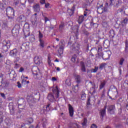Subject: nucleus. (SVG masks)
<instances>
[{
  "mask_svg": "<svg viewBox=\"0 0 128 128\" xmlns=\"http://www.w3.org/2000/svg\"><path fill=\"white\" fill-rule=\"evenodd\" d=\"M98 58H102L104 60H110V56H112V52L110 50L104 52L102 46H99L98 47Z\"/></svg>",
  "mask_w": 128,
  "mask_h": 128,
  "instance_id": "1",
  "label": "nucleus"
},
{
  "mask_svg": "<svg viewBox=\"0 0 128 128\" xmlns=\"http://www.w3.org/2000/svg\"><path fill=\"white\" fill-rule=\"evenodd\" d=\"M32 74L36 78H42V73L40 72V69L38 67L34 66L32 67Z\"/></svg>",
  "mask_w": 128,
  "mask_h": 128,
  "instance_id": "2",
  "label": "nucleus"
},
{
  "mask_svg": "<svg viewBox=\"0 0 128 128\" xmlns=\"http://www.w3.org/2000/svg\"><path fill=\"white\" fill-rule=\"evenodd\" d=\"M109 6H114L116 8H118L122 4V0H110Z\"/></svg>",
  "mask_w": 128,
  "mask_h": 128,
  "instance_id": "3",
  "label": "nucleus"
},
{
  "mask_svg": "<svg viewBox=\"0 0 128 128\" xmlns=\"http://www.w3.org/2000/svg\"><path fill=\"white\" fill-rule=\"evenodd\" d=\"M37 96L38 98H32L30 99H28L27 101L30 106H32L37 102H40V94Z\"/></svg>",
  "mask_w": 128,
  "mask_h": 128,
  "instance_id": "4",
  "label": "nucleus"
},
{
  "mask_svg": "<svg viewBox=\"0 0 128 128\" xmlns=\"http://www.w3.org/2000/svg\"><path fill=\"white\" fill-rule=\"evenodd\" d=\"M6 14L8 18H12V16H14V8L9 6L6 9Z\"/></svg>",
  "mask_w": 128,
  "mask_h": 128,
  "instance_id": "5",
  "label": "nucleus"
},
{
  "mask_svg": "<svg viewBox=\"0 0 128 128\" xmlns=\"http://www.w3.org/2000/svg\"><path fill=\"white\" fill-rule=\"evenodd\" d=\"M10 48V41L4 40L3 41V50H4L5 52H8V48Z\"/></svg>",
  "mask_w": 128,
  "mask_h": 128,
  "instance_id": "6",
  "label": "nucleus"
},
{
  "mask_svg": "<svg viewBox=\"0 0 128 128\" xmlns=\"http://www.w3.org/2000/svg\"><path fill=\"white\" fill-rule=\"evenodd\" d=\"M97 12L102 14L104 12V4L102 3L98 2L96 6Z\"/></svg>",
  "mask_w": 128,
  "mask_h": 128,
  "instance_id": "7",
  "label": "nucleus"
},
{
  "mask_svg": "<svg viewBox=\"0 0 128 128\" xmlns=\"http://www.w3.org/2000/svg\"><path fill=\"white\" fill-rule=\"evenodd\" d=\"M52 92L56 98H60V89L57 86L52 89Z\"/></svg>",
  "mask_w": 128,
  "mask_h": 128,
  "instance_id": "8",
  "label": "nucleus"
},
{
  "mask_svg": "<svg viewBox=\"0 0 128 128\" xmlns=\"http://www.w3.org/2000/svg\"><path fill=\"white\" fill-rule=\"evenodd\" d=\"M128 18H124L121 24L122 26V28H120V32H124V30H126V26H124V24L125 26H126V24H128Z\"/></svg>",
  "mask_w": 128,
  "mask_h": 128,
  "instance_id": "9",
  "label": "nucleus"
},
{
  "mask_svg": "<svg viewBox=\"0 0 128 128\" xmlns=\"http://www.w3.org/2000/svg\"><path fill=\"white\" fill-rule=\"evenodd\" d=\"M118 14L121 12H124L126 16H128V8H126L124 6H122L121 8H119L117 10Z\"/></svg>",
  "mask_w": 128,
  "mask_h": 128,
  "instance_id": "10",
  "label": "nucleus"
},
{
  "mask_svg": "<svg viewBox=\"0 0 128 128\" xmlns=\"http://www.w3.org/2000/svg\"><path fill=\"white\" fill-rule=\"evenodd\" d=\"M32 8L35 12H40V6L38 4H34Z\"/></svg>",
  "mask_w": 128,
  "mask_h": 128,
  "instance_id": "11",
  "label": "nucleus"
},
{
  "mask_svg": "<svg viewBox=\"0 0 128 128\" xmlns=\"http://www.w3.org/2000/svg\"><path fill=\"white\" fill-rule=\"evenodd\" d=\"M68 110H69V114L71 118L74 116V108L70 104H68Z\"/></svg>",
  "mask_w": 128,
  "mask_h": 128,
  "instance_id": "12",
  "label": "nucleus"
},
{
  "mask_svg": "<svg viewBox=\"0 0 128 128\" xmlns=\"http://www.w3.org/2000/svg\"><path fill=\"white\" fill-rule=\"evenodd\" d=\"M106 106H104V108L103 109L100 110V116H101V118H104V116H106Z\"/></svg>",
  "mask_w": 128,
  "mask_h": 128,
  "instance_id": "13",
  "label": "nucleus"
},
{
  "mask_svg": "<svg viewBox=\"0 0 128 128\" xmlns=\"http://www.w3.org/2000/svg\"><path fill=\"white\" fill-rule=\"evenodd\" d=\"M15 28H13L12 30V32L13 34V36H18V29L20 28V25L16 24L14 26Z\"/></svg>",
  "mask_w": 128,
  "mask_h": 128,
  "instance_id": "14",
  "label": "nucleus"
},
{
  "mask_svg": "<svg viewBox=\"0 0 128 128\" xmlns=\"http://www.w3.org/2000/svg\"><path fill=\"white\" fill-rule=\"evenodd\" d=\"M114 110H116L114 105H110L108 108V112L110 114H114Z\"/></svg>",
  "mask_w": 128,
  "mask_h": 128,
  "instance_id": "15",
  "label": "nucleus"
},
{
  "mask_svg": "<svg viewBox=\"0 0 128 128\" xmlns=\"http://www.w3.org/2000/svg\"><path fill=\"white\" fill-rule=\"evenodd\" d=\"M48 100H50L51 102H55L56 99L54 98V94H52V93H50L48 96Z\"/></svg>",
  "mask_w": 128,
  "mask_h": 128,
  "instance_id": "16",
  "label": "nucleus"
},
{
  "mask_svg": "<svg viewBox=\"0 0 128 128\" xmlns=\"http://www.w3.org/2000/svg\"><path fill=\"white\" fill-rule=\"evenodd\" d=\"M76 9V6H74L72 9H68V12L70 16H72L74 12V10Z\"/></svg>",
  "mask_w": 128,
  "mask_h": 128,
  "instance_id": "17",
  "label": "nucleus"
},
{
  "mask_svg": "<svg viewBox=\"0 0 128 128\" xmlns=\"http://www.w3.org/2000/svg\"><path fill=\"white\" fill-rule=\"evenodd\" d=\"M10 54L11 56H16L18 54V49L14 48L13 50H12L10 52Z\"/></svg>",
  "mask_w": 128,
  "mask_h": 128,
  "instance_id": "18",
  "label": "nucleus"
},
{
  "mask_svg": "<svg viewBox=\"0 0 128 128\" xmlns=\"http://www.w3.org/2000/svg\"><path fill=\"white\" fill-rule=\"evenodd\" d=\"M84 16L83 15H81L78 16V22L79 24H82L84 22Z\"/></svg>",
  "mask_w": 128,
  "mask_h": 128,
  "instance_id": "19",
  "label": "nucleus"
},
{
  "mask_svg": "<svg viewBox=\"0 0 128 128\" xmlns=\"http://www.w3.org/2000/svg\"><path fill=\"white\" fill-rule=\"evenodd\" d=\"M80 66H81V70L83 72H86V65L84 64V62L82 61L80 62Z\"/></svg>",
  "mask_w": 128,
  "mask_h": 128,
  "instance_id": "20",
  "label": "nucleus"
},
{
  "mask_svg": "<svg viewBox=\"0 0 128 128\" xmlns=\"http://www.w3.org/2000/svg\"><path fill=\"white\" fill-rule=\"evenodd\" d=\"M34 62L37 66L40 64V57H38V56H36L34 58Z\"/></svg>",
  "mask_w": 128,
  "mask_h": 128,
  "instance_id": "21",
  "label": "nucleus"
},
{
  "mask_svg": "<svg viewBox=\"0 0 128 128\" xmlns=\"http://www.w3.org/2000/svg\"><path fill=\"white\" fill-rule=\"evenodd\" d=\"M90 84H91L92 85V88H93L94 90L93 92H92V94H96V88H98V86H96V84L94 82H90Z\"/></svg>",
  "mask_w": 128,
  "mask_h": 128,
  "instance_id": "22",
  "label": "nucleus"
},
{
  "mask_svg": "<svg viewBox=\"0 0 128 128\" xmlns=\"http://www.w3.org/2000/svg\"><path fill=\"white\" fill-rule=\"evenodd\" d=\"M98 70V67L95 66L94 68H92L90 70H88L87 73L88 74V73L90 74L92 72L95 73V72H96Z\"/></svg>",
  "mask_w": 128,
  "mask_h": 128,
  "instance_id": "23",
  "label": "nucleus"
},
{
  "mask_svg": "<svg viewBox=\"0 0 128 128\" xmlns=\"http://www.w3.org/2000/svg\"><path fill=\"white\" fill-rule=\"evenodd\" d=\"M64 46H66L64 40H60V43H59V48H64Z\"/></svg>",
  "mask_w": 128,
  "mask_h": 128,
  "instance_id": "24",
  "label": "nucleus"
},
{
  "mask_svg": "<svg viewBox=\"0 0 128 128\" xmlns=\"http://www.w3.org/2000/svg\"><path fill=\"white\" fill-rule=\"evenodd\" d=\"M77 58H78V55H76V54H74V55H72L70 59L72 62H73L74 64L76 62Z\"/></svg>",
  "mask_w": 128,
  "mask_h": 128,
  "instance_id": "25",
  "label": "nucleus"
},
{
  "mask_svg": "<svg viewBox=\"0 0 128 128\" xmlns=\"http://www.w3.org/2000/svg\"><path fill=\"white\" fill-rule=\"evenodd\" d=\"M74 78H75V80L76 82H77V84H80V75H78V74H76L74 76Z\"/></svg>",
  "mask_w": 128,
  "mask_h": 128,
  "instance_id": "26",
  "label": "nucleus"
},
{
  "mask_svg": "<svg viewBox=\"0 0 128 128\" xmlns=\"http://www.w3.org/2000/svg\"><path fill=\"white\" fill-rule=\"evenodd\" d=\"M39 46L42 48H44V40H39Z\"/></svg>",
  "mask_w": 128,
  "mask_h": 128,
  "instance_id": "27",
  "label": "nucleus"
},
{
  "mask_svg": "<svg viewBox=\"0 0 128 128\" xmlns=\"http://www.w3.org/2000/svg\"><path fill=\"white\" fill-rule=\"evenodd\" d=\"M106 80H104L102 82L100 83L99 88L100 90H102L106 86Z\"/></svg>",
  "mask_w": 128,
  "mask_h": 128,
  "instance_id": "28",
  "label": "nucleus"
},
{
  "mask_svg": "<svg viewBox=\"0 0 128 128\" xmlns=\"http://www.w3.org/2000/svg\"><path fill=\"white\" fill-rule=\"evenodd\" d=\"M90 14V10L88 9H86V10L84 11V16H88Z\"/></svg>",
  "mask_w": 128,
  "mask_h": 128,
  "instance_id": "29",
  "label": "nucleus"
},
{
  "mask_svg": "<svg viewBox=\"0 0 128 128\" xmlns=\"http://www.w3.org/2000/svg\"><path fill=\"white\" fill-rule=\"evenodd\" d=\"M27 124H32L34 122V119L32 118H29L26 122Z\"/></svg>",
  "mask_w": 128,
  "mask_h": 128,
  "instance_id": "30",
  "label": "nucleus"
},
{
  "mask_svg": "<svg viewBox=\"0 0 128 128\" xmlns=\"http://www.w3.org/2000/svg\"><path fill=\"white\" fill-rule=\"evenodd\" d=\"M106 6L103 7V12H108V3L106 2Z\"/></svg>",
  "mask_w": 128,
  "mask_h": 128,
  "instance_id": "31",
  "label": "nucleus"
},
{
  "mask_svg": "<svg viewBox=\"0 0 128 128\" xmlns=\"http://www.w3.org/2000/svg\"><path fill=\"white\" fill-rule=\"evenodd\" d=\"M106 64H108L104 62L101 64L99 66L100 70H103V68H105Z\"/></svg>",
  "mask_w": 128,
  "mask_h": 128,
  "instance_id": "32",
  "label": "nucleus"
},
{
  "mask_svg": "<svg viewBox=\"0 0 128 128\" xmlns=\"http://www.w3.org/2000/svg\"><path fill=\"white\" fill-rule=\"evenodd\" d=\"M64 48H60L59 47V49L58 50V52L60 56H62V54H64Z\"/></svg>",
  "mask_w": 128,
  "mask_h": 128,
  "instance_id": "33",
  "label": "nucleus"
},
{
  "mask_svg": "<svg viewBox=\"0 0 128 128\" xmlns=\"http://www.w3.org/2000/svg\"><path fill=\"white\" fill-rule=\"evenodd\" d=\"M64 28V22H62L59 26V30H62Z\"/></svg>",
  "mask_w": 128,
  "mask_h": 128,
  "instance_id": "34",
  "label": "nucleus"
},
{
  "mask_svg": "<svg viewBox=\"0 0 128 128\" xmlns=\"http://www.w3.org/2000/svg\"><path fill=\"white\" fill-rule=\"evenodd\" d=\"M86 93L82 92V94H81V100H84L86 98Z\"/></svg>",
  "mask_w": 128,
  "mask_h": 128,
  "instance_id": "35",
  "label": "nucleus"
},
{
  "mask_svg": "<svg viewBox=\"0 0 128 128\" xmlns=\"http://www.w3.org/2000/svg\"><path fill=\"white\" fill-rule=\"evenodd\" d=\"M30 28V24L28 22H26L24 26V30H28Z\"/></svg>",
  "mask_w": 128,
  "mask_h": 128,
  "instance_id": "36",
  "label": "nucleus"
},
{
  "mask_svg": "<svg viewBox=\"0 0 128 128\" xmlns=\"http://www.w3.org/2000/svg\"><path fill=\"white\" fill-rule=\"evenodd\" d=\"M22 46H24L26 48H30V42H27L24 43L22 44Z\"/></svg>",
  "mask_w": 128,
  "mask_h": 128,
  "instance_id": "37",
  "label": "nucleus"
},
{
  "mask_svg": "<svg viewBox=\"0 0 128 128\" xmlns=\"http://www.w3.org/2000/svg\"><path fill=\"white\" fill-rule=\"evenodd\" d=\"M88 124V120L86 118H84L83 122L82 124V126H86Z\"/></svg>",
  "mask_w": 128,
  "mask_h": 128,
  "instance_id": "38",
  "label": "nucleus"
},
{
  "mask_svg": "<svg viewBox=\"0 0 128 128\" xmlns=\"http://www.w3.org/2000/svg\"><path fill=\"white\" fill-rule=\"evenodd\" d=\"M110 34L112 36V38H114V36H116V33L114 32V30H112L110 31Z\"/></svg>",
  "mask_w": 128,
  "mask_h": 128,
  "instance_id": "39",
  "label": "nucleus"
},
{
  "mask_svg": "<svg viewBox=\"0 0 128 128\" xmlns=\"http://www.w3.org/2000/svg\"><path fill=\"white\" fill-rule=\"evenodd\" d=\"M44 38V34L40 32V30L38 31V38L39 40H42V38Z\"/></svg>",
  "mask_w": 128,
  "mask_h": 128,
  "instance_id": "40",
  "label": "nucleus"
},
{
  "mask_svg": "<svg viewBox=\"0 0 128 128\" xmlns=\"http://www.w3.org/2000/svg\"><path fill=\"white\" fill-rule=\"evenodd\" d=\"M124 58H120V62H119V64L120 66H122L124 64Z\"/></svg>",
  "mask_w": 128,
  "mask_h": 128,
  "instance_id": "41",
  "label": "nucleus"
},
{
  "mask_svg": "<svg viewBox=\"0 0 128 128\" xmlns=\"http://www.w3.org/2000/svg\"><path fill=\"white\" fill-rule=\"evenodd\" d=\"M102 26H104V28H108V22L104 21L102 22Z\"/></svg>",
  "mask_w": 128,
  "mask_h": 128,
  "instance_id": "42",
  "label": "nucleus"
},
{
  "mask_svg": "<svg viewBox=\"0 0 128 128\" xmlns=\"http://www.w3.org/2000/svg\"><path fill=\"white\" fill-rule=\"evenodd\" d=\"M24 16L23 15H20L19 16L20 22H24Z\"/></svg>",
  "mask_w": 128,
  "mask_h": 128,
  "instance_id": "43",
  "label": "nucleus"
},
{
  "mask_svg": "<svg viewBox=\"0 0 128 128\" xmlns=\"http://www.w3.org/2000/svg\"><path fill=\"white\" fill-rule=\"evenodd\" d=\"M20 8H26V0L24 3H20V6H19Z\"/></svg>",
  "mask_w": 128,
  "mask_h": 128,
  "instance_id": "44",
  "label": "nucleus"
},
{
  "mask_svg": "<svg viewBox=\"0 0 128 128\" xmlns=\"http://www.w3.org/2000/svg\"><path fill=\"white\" fill-rule=\"evenodd\" d=\"M18 108L19 110H24V106H22V104H18Z\"/></svg>",
  "mask_w": 128,
  "mask_h": 128,
  "instance_id": "45",
  "label": "nucleus"
},
{
  "mask_svg": "<svg viewBox=\"0 0 128 128\" xmlns=\"http://www.w3.org/2000/svg\"><path fill=\"white\" fill-rule=\"evenodd\" d=\"M29 40H30V42H34V40H36V38H34V36L30 38L29 39Z\"/></svg>",
  "mask_w": 128,
  "mask_h": 128,
  "instance_id": "46",
  "label": "nucleus"
},
{
  "mask_svg": "<svg viewBox=\"0 0 128 128\" xmlns=\"http://www.w3.org/2000/svg\"><path fill=\"white\" fill-rule=\"evenodd\" d=\"M48 64H49V66H50V64H52V60H50V56L48 57Z\"/></svg>",
  "mask_w": 128,
  "mask_h": 128,
  "instance_id": "47",
  "label": "nucleus"
},
{
  "mask_svg": "<svg viewBox=\"0 0 128 128\" xmlns=\"http://www.w3.org/2000/svg\"><path fill=\"white\" fill-rule=\"evenodd\" d=\"M72 50H78L76 47H74V44L72 46Z\"/></svg>",
  "mask_w": 128,
  "mask_h": 128,
  "instance_id": "48",
  "label": "nucleus"
},
{
  "mask_svg": "<svg viewBox=\"0 0 128 128\" xmlns=\"http://www.w3.org/2000/svg\"><path fill=\"white\" fill-rule=\"evenodd\" d=\"M86 104L88 106H90V98H88V101L86 102Z\"/></svg>",
  "mask_w": 128,
  "mask_h": 128,
  "instance_id": "49",
  "label": "nucleus"
},
{
  "mask_svg": "<svg viewBox=\"0 0 128 128\" xmlns=\"http://www.w3.org/2000/svg\"><path fill=\"white\" fill-rule=\"evenodd\" d=\"M22 84H26V80L23 79L22 80Z\"/></svg>",
  "mask_w": 128,
  "mask_h": 128,
  "instance_id": "50",
  "label": "nucleus"
},
{
  "mask_svg": "<svg viewBox=\"0 0 128 128\" xmlns=\"http://www.w3.org/2000/svg\"><path fill=\"white\" fill-rule=\"evenodd\" d=\"M32 26H36V24H38V23L36 22V20L32 21Z\"/></svg>",
  "mask_w": 128,
  "mask_h": 128,
  "instance_id": "51",
  "label": "nucleus"
},
{
  "mask_svg": "<svg viewBox=\"0 0 128 128\" xmlns=\"http://www.w3.org/2000/svg\"><path fill=\"white\" fill-rule=\"evenodd\" d=\"M50 6V3H45V8H48V6Z\"/></svg>",
  "mask_w": 128,
  "mask_h": 128,
  "instance_id": "52",
  "label": "nucleus"
},
{
  "mask_svg": "<svg viewBox=\"0 0 128 128\" xmlns=\"http://www.w3.org/2000/svg\"><path fill=\"white\" fill-rule=\"evenodd\" d=\"M24 70V68L22 67L20 68L19 70V72H22Z\"/></svg>",
  "mask_w": 128,
  "mask_h": 128,
  "instance_id": "53",
  "label": "nucleus"
},
{
  "mask_svg": "<svg viewBox=\"0 0 128 128\" xmlns=\"http://www.w3.org/2000/svg\"><path fill=\"white\" fill-rule=\"evenodd\" d=\"M66 2H70V4H72L74 2V0H64Z\"/></svg>",
  "mask_w": 128,
  "mask_h": 128,
  "instance_id": "54",
  "label": "nucleus"
},
{
  "mask_svg": "<svg viewBox=\"0 0 128 128\" xmlns=\"http://www.w3.org/2000/svg\"><path fill=\"white\" fill-rule=\"evenodd\" d=\"M68 82V80L66 79L65 82L66 84H68V86H70V82L69 81Z\"/></svg>",
  "mask_w": 128,
  "mask_h": 128,
  "instance_id": "55",
  "label": "nucleus"
},
{
  "mask_svg": "<svg viewBox=\"0 0 128 128\" xmlns=\"http://www.w3.org/2000/svg\"><path fill=\"white\" fill-rule=\"evenodd\" d=\"M40 3L41 4H46V0H40Z\"/></svg>",
  "mask_w": 128,
  "mask_h": 128,
  "instance_id": "56",
  "label": "nucleus"
},
{
  "mask_svg": "<svg viewBox=\"0 0 128 128\" xmlns=\"http://www.w3.org/2000/svg\"><path fill=\"white\" fill-rule=\"evenodd\" d=\"M90 128H98V126L96 124H92Z\"/></svg>",
  "mask_w": 128,
  "mask_h": 128,
  "instance_id": "57",
  "label": "nucleus"
},
{
  "mask_svg": "<svg viewBox=\"0 0 128 128\" xmlns=\"http://www.w3.org/2000/svg\"><path fill=\"white\" fill-rule=\"evenodd\" d=\"M18 84V86L19 88H22V84L20 82H17Z\"/></svg>",
  "mask_w": 128,
  "mask_h": 128,
  "instance_id": "58",
  "label": "nucleus"
},
{
  "mask_svg": "<svg viewBox=\"0 0 128 128\" xmlns=\"http://www.w3.org/2000/svg\"><path fill=\"white\" fill-rule=\"evenodd\" d=\"M28 2L30 4H34V0H28Z\"/></svg>",
  "mask_w": 128,
  "mask_h": 128,
  "instance_id": "59",
  "label": "nucleus"
},
{
  "mask_svg": "<svg viewBox=\"0 0 128 128\" xmlns=\"http://www.w3.org/2000/svg\"><path fill=\"white\" fill-rule=\"evenodd\" d=\"M50 104H48V105L46 106V110H50Z\"/></svg>",
  "mask_w": 128,
  "mask_h": 128,
  "instance_id": "60",
  "label": "nucleus"
},
{
  "mask_svg": "<svg viewBox=\"0 0 128 128\" xmlns=\"http://www.w3.org/2000/svg\"><path fill=\"white\" fill-rule=\"evenodd\" d=\"M124 52H128V46H125Z\"/></svg>",
  "mask_w": 128,
  "mask_h": 128,
  "instance_id": "61",
  "label": "nucleus"
},
{
  "mask_svg": "<svg viewBox=\"0 0 128 128\" xmlns=\"http://www.w3.org/2000/svg\"><path fill=\"white\" fill-rule=\"evenodd\" d=\"M10 114H14V110L13 109H12V110H10Z\"/></svg>",
  "mask_w": 128,
  "mask_h": 128,
  "instance_id": "62",
  "label": "nucleus"
},
{
  "mask_svg": "<svg viewBox=\"0 0 128 128\" xmlns=\"http://www.w3.org/2000/svg\"><path fill=\"white\" fill-rule=\"evenodd\" d=\"M20 4V1L17 0L16 2H14L15 6H18Z\"/></svg>",
  "mask_w": 128,
  "mask_h": 128,
  "instance_id": "63",
  "label": "nucleus"
},
{
  "mask_svg": "<svg viewBox=\"0 0 128 128\" xmlns=\"http://www.w3.org/2000/svg\"><path fill=\"white\" fill-rule=\"evenodd\" d=\"M20 66V65L18 64H16L14 65V68H18Z\"/></svg>",
  "mask_w": 128,
  "mask_h": 128,
  "instance_id": "64",
  "label": "nucleus"
}]
</instances>
